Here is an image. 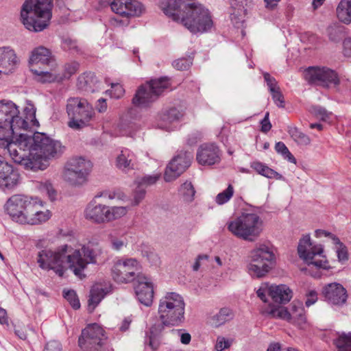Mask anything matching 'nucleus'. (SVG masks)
<instances>
[{
    "instance_id": "c85d7f7f",
    "label": "nucleus",
    "mask_w": 351,
    "mask_h": 351,
    "mask_svg": "<svg viewBox=\"0 0 351 351\" xmlns=\"http://www.w3.org/2000/svg\"><path fill=\"white\" fill-rule=\"evenodd\" d=\"M135 154L127 148L123 149L117 156L115 165L123 172H128L134 167Z\"/></svg>"
},
{
    "instance_id": "2f4dec72",
    "label": "nucleus",
    "mask_w": 351,
    "mask_h": 351,
    "mask_svg": "<svg viewBox=\"0 0 351 351\" xmlns=\"http://www.w3.org/2000/svg\"><path fill=\"white\" fill-rule=\"evenodd\" d=\"M86 176L78 173V171H76L66 164L63 173V179L69 184L73 186L81 185L86 181Z\"/></svg>"
},
{
    "instance_id": "052dcab7",
    "label": "nucleus",
    "mask_w": 351,
    "mask_h": 351,
    "mask_svg": "<svg viewBox=\"0 0 351 351\" xmlns=\"http://www.w3.org/2000/svg\"><path fill=\"white\" fill-rule=\"evenodd\" d=\"M313 112L323 121H326L330 114L325 108L321 106L314 107Z\"/></svg>"
},
{
    "instance_id": "6e6552de",
    "label": "nucleus",
    "mask_w": 351,
    "mask_h": 351,
    "mask_svg": "<svg viewBox=\"0 0 351 351\" xmlns=\"http://www.w3.org/2000/svg\"><path fill=\"white\" fill-rule=\"evenodd\" d=\"M299 257L308 265V268L329 269L330 266L324 254L322 244L313 243L309 234L303 235L298 246Z\"/></svg>"
},
{
    "instance_id": "b1692460",
    "label": "nucleus",
    "mask_w": 351,
    "mask_h": 351,
    "mask_svg": "<svg viewBox=\"0 0 351 351\" xmlns=\"http://www.w3.org/2000/svg\"><path fill=\"white\" fill-rule=\"evenodd\" d=\"M0 166V188L3 191L13 189L19 182V173L8 162Z\"/></svg>"
},
{
    "instance_id": "5701e85b",
    "label": "nucleus",
    "mask_w": 351,
    "mask_h": 351,
    "mask_svg": "<svg viewBox=\"0 0 351 351\" xmlns=\"http://www.w3.org/2000/svg\"><path fill=\"white\" fill-rule=\"evenodd\" d=\"M197 160L202 165H213L219 162L220 152L215 144H204L197 152Z\"/></svg>"
},
{
    "instance_id": "20e7f679",
    "label": "nucleus",
    "mask_w": 351,
    "mask_h": 351,
    "mask_svg": "<svg viewBox=\"0 0 351 351\" xmlns=\"http://www.w3.org/2000/svg\"><path fill=\"white\" fill-rule=\"evenodd\" d=\"M44 204L38 197L15 194L8 199L4 210L12 221L21 224L36 225L51 217L48 210H42Z\"/></svg>"
},
{
    "instance_id": "e433bc0d",
    "label": "nucleus",
    "mask_w": 351,
    "mask_h": 351,
    "mask_svg": "<svg viewBox=\"0 0 351 351\" xmlns=\"http://www.w3.org/2000/svg\"><path fill=\"white\" fill-rule=\"evenodd\" d=\"M288 132L298 145H307L311 143L310 138L295 126L289 127Z\"/></svg>"
},
{
    "instance_id": "1a4fd4ad",
    "label": "nucleus",
    "mask_w": 351,
    "mask_h": 351,
    "mask_svg": "<svg viewBox=\"0 0 351 351\" xmlns=\"http://www.w3.org/2000/svg\"><path fill=\"white\" fill-rule=\"evenodd\" d=\"M66 111L69 119L68 126L73 130L86 126L95 114L93 106L86 99L81 97L68 99Z\"/></svg>"
},
{
    "instance_id": "9b49d317",
    "label": "nucleus",
    "mask_w": 351,
    "mask_h": 351,
    "mask_svg": "<svg viewBox=\"0 0 351 351\" xmlns=\"http://www.w3.org/2000/svg\"><path fill=\"white\" fill-rule=\"evenodd\" d=\"M102 249L97 245H83L80 250H70L67 255L68 267L75 276L81 277L88 264H96Z\"/></svg>"
},
{
    "instance_id": "dca6fc26",
    "label": "nucleus",
    "mask_w": 351,
    "mask_h": 351,
    "mask_svg": "<svg viewBox=\"0 0 351 351\" xmlns=\"http://www.w3.org/2000/svg\"><path fill=\"white\" fill-rule=\"evenodd\" d=\"M305 79L309 84L328 87L337 86L339 79L337 73L326 67L312 66L305 71Z\"/></svg>"
},
{
    "instance_id": "423d86ee",
    "label": "nucleus",
    "mask_w": 351,
    "mask_h": 351,
    "mask_svg": "<svg viewBox=\"0 0 351 351\" xmlns=\"http://www.w3.org/2000/svg\"><path fill=\"white\" fill-rule=\"evenodd\" d=\"M28 30L38 32L46 29L51 17V0H26L21 12Z\"/></svg>"
},
{
    "instance_id": "f257e3e1",
    "label": "nucleus",
    "mask_w": 351,
    "mask_h": 351,
    "mask_svg": "<svg viewBox=\"0 0 351 351\" xmlns=\"http://www.w3.org/2000/svg\"><path fill=\"white\" fill-rule=\"evenodd\" d=\"M23 112L24 118L19 116L18 107L12 101H0V147L9 154L14 162L20 158L18 156L22 148L21 143L27 135L21 131L38 126L33 106L25 107Z\"/></svg>"
},
{
    "instance_id": "de8ad7c7",
    "label": "nucleus",
    "mask_w": 351,
    "mask_h": 351,
    "mask_svg": "<svg viewBox=\"0 0 351 351\" xmlns=\"http://www.w3.org/2000/svg\"><path fill=\"white\" fill-rule=\"evenodd\" d=\"M276 151L281 154L283 158L289 162L295 164L296 160L293 154L289 152L285 144L282 142H278L275 145Z\"/></svg>"
},
{
    "instance_id": "58836bf2",
    "label": "nucleus",
    "mask_w": 351,
    "mask_h": 351,
    "mask_svg": "<svg viewBox=\"0 0 351 351\" xmlns=\"http://www.w3.org/2000/svg\"><path fill=\"white\" fill-rule=\"evenodd\" d=\"M292 322L301 324L304 323L306 317L304 316V309L302 304L300 302H293L291 310Z\"/></svg>"
},
{
    "instance_id": "ea45409f",
    "label": "nucleus",
    "mask_w": 351,
    "mask_h": 351,
    "mask_svg": "<svg viewBox=\"0 0 351 351\" xmlns=\"http://www.w3.org/2000/svg\"><path fill=\"white\" fill-rule=\"evenodd\" d=\"M108 239L113 250L120 251L128 244L127 239L123 236L118 237L117 232H112L108 235Z\"/></svg>"
},
{
    "instance_id": "49530a36",
    "label": "nucleus",
    "mask_w": 351,
    "mask_h": 351,
    "mask_svg": "<svg viewBox=\"0 0 351 351\" xmlns=\"http://www.w3.org/2000/svg\"><path fill=\"white\" fill-rule=\"evenodd\" d=\"M234 193V187L229 184L226 189L219 193L215 197V202L218 205H223L227 203L233 196Z\"/></svg>"
},
{
    "instance_id": "e2e57ef3",
    "label": "nucleus",
    "mask_w": 351,
    "mask_h": 351,
    "mask_svg": "<svg viewBox=\"0 0 351 351\" xmlns=\"http://www.w3.org/2000/svg\"><path fill=\"white\" fill-rule=\"evenodd\" d=\"M306 295V300L305 304L308 307L314 304L317 300V293L315 291H310Z\"/></svg>"
},
{
    "instance_id": "c9c22d12",
    "label": "nucleus",
    "mask_w": 351,
    "mask_h": 351,
    "mask_svg": "<svg viewBox=\"0 0 351 351\" xmlns=\"http://www.w3.org/2000/svg\"><path fill=\"white\" fill-rule=\"evenodd\" d=\"M337 351H351V332H342L334 339Z\"/></svg>"
},
{
    "instance_id": "79ce46f5",
    "label": "nucleus",
    "mask_w": 351,
    "mask_h": 351,
    "mask_svg": "<svg viewBox=\"0 0 351 351\" xmlns=\"http://www.w3.org/2000/svg\"><path fill=\"white\" fill-rule=\"evenodd\" d=\"M160 173L154 175H146L136 180L138 188H145L156 184L160 178Z\"/></svg>"
},
{
    "instance_id": "a878e982",
    "label": "nucleus",
    "mask_w": 351,
    "mask_h": 351,
    "mask_svg": "<svg viewBox=\"0 0 351 351\" xmlns=\"http://www.w3.org/2000/svg\"><path fill=\"white\" fill-rule=\"evenodd\" d=\"M315 237L317 238L327 237L332 241L333 244L337 245L336 252L339 261L345 262L348 259L346 247L336 235L328 231L317 229L315 231Z\"/></svg>"
},
{
    "instance_id": "0eeeda50",
    "label": "nucleus",
    "mask_w": 351,
    "mask_h": 351,
    "mask_svg": "<svg viewBox=\"0 0 351 351\" xmlns=\"http://www.w3.org/2000/svg\"><path fill=\"white\" fill-rule=\"evenodd\" d=\"M226 226L234 237L254 241L263 230V221L254 212H243L239 216L228 221Z\"/></svg>"
},
{
    "instance_id": "a211bd4d",
    "label": "nucleus",
    "mask_w": 351,
    "mask_h": 351,
    "mask_svg": "<svg viewBox=\"0 0 351 351\" xmlns=\"http://www.w3.org/2000/svg\"><path fill=\"white\" fill-rule=\"evenodd\" d=\"M110 8L114 13L128 19L140 16L145 12L143 5L136 0H114Z\"/></svg>"
},
{
    "instance_id": "864d4df0",
    "label": "nucleus",
    "mask_w": 351,
    "mask_h": 351,
    "mask_svg": "<svg viewBox=\"0 0 351 351\" xmlns=\"http://www.w3.org/2000/svg\"><path fill=\"white\" fill-rule=\"evenodd\" d=\"M192 64L191 58H179L173 62L172 66L178 70L184 71L187 70Z\"/></svg>"
},
{
    "instance_id": "4468645a",
    "label": "nucleus",
    "mask_w": 351,
    "mask_h": 351,
    "mask_svg": "<svg viewBox=\"0 0 351 351\" xmlns=\"http://www.w3.org/2000/svg\"><path fill=\"white\" fill-rule=\"evenodd\" d=\"M274 258V253L265 245L252 250L247 266L250 274L257 278L263 277L271 269Z\"/></svg>"
},
{
    "instance_id": "f8f14e48",
    "label": "nucleus",
    "mask_w": 351,
    "mask_h": 351,
    "mask_svg": "<svg viewBox=\"0 0 351 351\" xmlns=\"http://www.w3.org/2000/svg\"><path fill=\"white\" fill-rule=\"evenodd\" d=\"M142 265L135 258L121 257L116 260L111 269L112 279L117 283L129 284L139 277L141 274Z\"/></svg>"
},
{
    "instance_id": "a19ab883",
    "label": "nucleus",
    "mask_w": 351,
    "mask_h": 351,
    "mask_svg": "<svg viewBox=\"0 0 351 351\" xmlns=\"http://www.w3.org/2000/svg\"><path fill=\"white\" fill-rule=\"evenodd\" d=\"M183 116V113L176 108H171L166 110L162 115V121L165 123H172L179 121Z\"/></svg>"
},
{
    "instance_id": "aec40b11",
    "label": "nucleus",
    "mask_w": 351,
    "mask_h": 351,
    "mask_svg": "<svg viewBox=\"0 0 351 351\" xmlns=\"http://www.w3.org/2000/svg\"><path fill=\"white\" fill-rule=\"evenodd\" d=\"M19 62V58L12 47H0V75H7L14 72Z\"/></svg>"
},
{
    "instance_id": "72a5a7b5",
    "label": "nucleus",
    "mask_w": 351,
    "mask_h": 351,
    "mask_svg": "<svg viewBox=\"0 0 351 351\" xmlns=\"http://www.w3.org/2000/svg\"><path fill=\"white\" fill-rule=\"evenodd\" d=\"M338 19L346 25L351 23V0H341L337 10Z\"/></svg>"
},
{
    "instance_id": "0e129e2a",
    "label": "nucleus",
    "mask_w": 351,
    "mask_h": 351,
    "mask_svg": "<svg viewBox=\"0 0 351 351\" xmlns=\"http://www.w3.org/2000/svg\"><path fill=\"white\" fill-rule=\"evenodd\" d=\"M62 45L65 50H77L76 41L71 38L64 39Z\"/></svg>"
},
{
    "instance_id": "4d7b16f0",
    "label": "nucleus",
    "mask_w": 351,
    "mask_h": 351,
    "mask_svg": "<svg viewBox=\"0 0 351 351\" xmlns=\"http://www.w3.org/2000/svg\"><path fill=\"white\" fill-rule=\"evenodd\" d=\"M232 340L227 339L223 337H218L216 341L215 349L217 351H223L230 347Z\"/></svg>"
},
{
    "instance_id": "cd10ccee",
    "label": "nucleus",
    "mask_w": 351,
    "mask_h": 351,
    "mask_svg": "<svg viewBox=\"0 0 351 351\" xmlns=\"http://www.w3.org/2000/svg\"><path fill=\"white\" fill-rule=\"evenodd\" d=\"M268 292L274 302L279 304L289 302L293 296L292 291L285 285H271Z\"/></svg>"
},
{
    "instance_id": "9d476101",
    "label": "nucleus",
    "mask_w": 351,
    "mask_h": 351,
    "mask_svg": "<svg viewBox=\"0 0 351 351\" xmlns=\"http://www.w3.org/2000/svg\"><path fill=\"white\" fill-rule=\"evenodd\" d=\"M72 247L63 245L56 250L43 249L38 252L37 263L44 270H53L62 277L65 271L64 265L67 264V255Z\"/></svg>"
},
{
    "instance_id": "5fc2aeb1",
    "label": "nucleus",
    "mask_w": 351,
    "mask_h": 351,
    "mask_svg": "<svg viewBox=\"0 0 351 351\" xmlns=\"http://www.w3.org/2000/svg\"><path fill=\"white\" fill-rule=\"evenodd\" d=\"M78 66V63L75 62L66 64L64 67V73L60 74L63 77V80L68 79L74 74L77 71Z\"/></svg>"
},
{
    "instance_id": "774afa93",
    "label": "nucleus",
    "mask_w": 351,
    "mask_h": 351,
    "mask_svg": "<svg viewBox=\"0 0 351 351\" xmlns=\"http://www.w3.org/2000/svg\"><path fill=\"white\" fill-rule=\"evenodd\" d=\"M150 333H151V336L149 337V341L148 343L146 342V343H147L149 345V346L152 349V350H156L158 347V340L156 339V336L158 335H159L160 332H158V333H152V328H150Z\"/></svg>"
},
{
    "instance_id": "7ed1b4c3",
    "label": "nucleus",
    "mask_w": 351,
    "mask_h": 351,
    "mask_svg": "<svg viewBox=\"0 0 351 351\" xmlns=\"http://www.w3.org/2000/svg\"><path fill=\"white\" fill-rule=\"evenodd\" d=\"M160 8L173 21H180L191 33H203L213 27L209 11L194 0H163Z\"/></svg>"
},
{
    "instance_id": "bb28decb",
    "label": "nucleus",
    "mask_w": 351,
    "mask_h": 351,
    "mask_svg": "<svg viewBox=\"0 0 351 351\" xmlns=\"http://www.w3.org/2000/svg\"><path fill=\"white\" fill-rule=\"evenodd\" d=\"M110 291V287L108 285H103L101 284L93 285L90 291L88 301V310L90 312H93L101 300Z\"/></svg>"
},
{
    "instance_id": "4be33fe9",
    "label": "nucleus",
    "mask_w": 351,
    "mask_h": 351,
    "mask_svg": "<svg viewBox=\"0 0 351 351\" xmlns=\"http://www.w3.org/2000/svg\"><path fill=\"white\" fill-rule=\"evenodd\" d=\"M107 206L99 204L95 199L90 201L86 206L84 216L86 219L97 223L102 224L107 222Z\"/></svg>"
},
{
    "instance_id": "f704fd0d",
    "label": "nucleus",
    "mask_w": 351,
    "mask_h": 351,
    "mask_svg": "<svg viewBox=\"0 0 351 351\" xmlns=\"http://www.w3.org/2000/svg\"><path fill=\"white\" fill-rule=\"evenodd\" d=\"M250 167L253 169L258 174L267 178H275L276 180H283V176L269 168L265 164L259 161H254L250 164Z\"/></svg>"
},
{
    "instance_id": "c03bdc74",
    "label": "nucleus",
    "mask_w": 351,
    "mask_h": 351,
    "mask_svg": "<svg viewBox=\"0 0 351 351\" xmlns=\"http://www.w3.org/2000/svg\"><path fill=\"white\" fill-rule=\"evenodd\" d=\"M195 191L191 182H184L180 189V194L182 196L184 200L191 202L194 199Z\"/></svg>"
},
{
    "instance_id": "69168bd1",
    "label": "nucleus",
    "mask_w": 351,
    "mask_h": 351,
    "mask_svg": "<svg viewBox=\"0 0 351 351\" xmlns=\"http://www.w3.org/2000/svg\"><path fill=\"white\" fill-rule=\"evenodd\" d=\"M269 112H266L265 113V117L263 118V119L261 121V131L263 132H267L268 131H269L271 130V124L269 120Z\"/></svg>"
},
{
    "instance_id": "37998d69",
    "label": "nucleus",
    "mask_w": 351,
    "mask_h": 351,
    "mask_svg": "<svg viewBox=\"0 0 351 351\" xmlns=\"http://www.w3.org/2000/svg\"><path fill=\"white\" fill-rule=\"evenodd\" d=\"M268 313L273 317L282 319L289 322H292L291 312L288 311L285 307L277 306L270 308Z\"/></svg>"
},
{
    "instance_id": "2eb2a0df",
    "label": "nucleus",
    "mask_w": 351,
    "mask_h": 351,
    "mask_svg": "<svg viewBox=\"0 0 351 351\" xmlns=\"http://www.w3.org/2000/svg\"><path fill=\"white\" fill-rule=\"evenodd\" d=\"M106 340L103 328L97 324H93L82 331L78 343L84 351H102Z\"/></svg>"
},
{
    "instance_id": "680f3d73",
    "label": "nucleus",
    "mask_w": 351,
    "mask_h": 351,
    "mask_svg": "<svg viewBox=\"0 0 351 351\" xmlns=\"http://www.w3.org/2000/svg\"><path fill=\"white\" fill-rule=\"evenodd\" d=\"M44 351H62V347L59 341H51L46 344Z\"/></svg>"
},
{
    "instance_id": "412c9836",
    "label": "nucleus",
    "mask_w": 351,
    "mask_h": 351,
    "mask_svg": "<svg viewBox=\"0 0 351 351\" xmlns=\"http://www.w3.org/2000/svg\"><path fill=\"white\" fill-rule=\"evenodd\" d=\"M138 284L135 287V292L138 300L146 306H152L154 298V285L151 279L142 276L137 280Z\"/></svg>"
},
{
    "instance_id": "a18cd8bd",
    "label": "nucleus",
    "mask_w": 351,
    "mask_h": 351,
    "mask_svg": "<svg viewBox=\"0 0 351 351\" xmlns=\"http://www.w3.org/2000/svg\"><path fill=\"white\" fill-rule=\"evenodd\" d=\"M233 317L232 311L229 308H222L219 312L213 317V320L217 325H221Z\"/></svg>"
},
{
    "instance_id": "c756f323",
    "label": "nucleus",
    "mask_w": 351,
    "mask_h": 351,
    "mask_svg": "<svg viewBox=\"0 0 351 351\" xmlns=\"http://www.w3.org/2000/svg\"><path fill=\"white\" fill-rule=\"evenodd\" d=\"M29 62L31 64H42L49 65L53 64V60L51 57L50 51L44 47H38L34 49L32 51L31 56L29 58Z\"/></svg>"
},
{
    "instance_id": "8fccbe9b",
    "label": "nucleus",
    "mask_w": 351,
    "mask_h": 351,
    "mask_svg": "<svg viewBox=\"0 0 351 351\" xmlns=\"http://www.w3.org/2000/svg\"><path fill=\"white\" fill-rule=\"evenodd\" d=\"M327 33L330 40L338 42L342 37L343 27L337 25L330 26L327 29Z\"/></svg>"
},
{
    "instance_id": "f03ea898",
    "label": "nucleus",
    "mask_w": 351,
    "mask_h": 351,
    "mask_svg": "<svg viewBox=\"0 0 351 351\" xmlns=\"http://www.w3.org/2000/svg\"><path fill=\"white\" fill-rule=\"evenodd\" d=\"M21 145L18 156L21 158L15 162L33 171L46 169L49 161L60 158L65 149L59 141L41 132L27 134Z\"/></svg>"
},
{
    "instance_id": "7c9ffc66",
    "label": "nucleus",
    "mask_w": 351,
    "mask_h": 351,
    "mask_svg": "<svg viewBox=\"0 0 351 351\" xmlns=\"http://www.w3.org/2000/svg\"><path fill=\"white\" fill-rule=\"evenodd\" d=\"M66 165L86 177L92 169L91 162L82 157L73 158L66 162Z\"/></svg>"
},
{
    "instance_id": "6e6d98bb",
    "label": "nucleus",
    "mask_w": 351,
    "mask_h": 351,
    "mask_svg": "<svg viewBox=\"0 0 351 351\" xmlns=\"http://www.w3.org/2000/svg\"><path fill=\"white\" fill-rule=\"evenodd\" d=\"M263 77L270 93L280 89L278 85L276 79L274 77L271 76L269 73H264Z\"/></svg>"
},
{
    "instance_id": "3c124183",
    "label": "nucleus",
    "mask_w": 351,
    "mask_h": 351,
    "mask_svg": "<svg viewBox=\"0 0 351 351\" xmlns=\"http://www.w3.org/2000/svg\"><path fill=\"white\" fill-rule=\"evenodd\" d=\"M64 298L69 302L74 309H78L80 307V300L75 291L68 290L63 291Z\"/></svg>"
},
{
    "instance_id": "603ef678",
    "label": "nucleus",
    "mask_w": 351,
    "mask_h": 351,
    "mask_svg": "<svg viewBox=\"0 0 351 351\" xmlns=\"http://www.w3.org/2000/svg\"><path fill=\"white\" fill-rule=\"evenodd\" d=\"M106 93L109 94L110 96L114 99H119L123 96L125 90L122 85L119 83H112L111 89L107 90Z\"/></svg>"
},
{
    "instance_id": "6ab92c4d",
    "label": "nucleus",
    "mask_w": 351,
    "mask_h": 351,
    "mask_svg": "<svg viewBox=\"0 0 351 351\" xmlns=\"http://www.w3.org/2000/svg\"><path fill=\"white\" fill-rule=\"evenodd\" d=\"M322 293L325 300L332 305L342 306L348 299L346 289L337 282L326 285L323 288Z\"/></svg>"
},
{
    "instance_id": "39448f33",
    "label": "nucleus",
    "mask_w": 351,
    "mask_h": 351,
    "mask_svg": "<svg viewBox=\"0 0 351 351\" xmlns=\"http://www.w3.org/2000/svg\"><path fill=\"white\" fill-rule=\"evenodd\" d=\"M184 308L185 303L180 295L167 293L159 300L158 313L160 322L152 326V332H162L165 326L181 325L184 321Z\"/></svg>"
},
{
    "instance_id": "4c0bfd02",
    "label": "nucleus",
    "mask_w": 351,
    "mask_h": 351,
    "mask_svg": "<svg viewBox=\"0 0 351 351\" xmlns=\"http://www.w3.org/2000/svg\"><path fill=\"white\" fill-rule=\"evenodd\" d=\"M107 222H110L125 216L128 211L127 206H107Z\"/></svg>"
},
{
    "instance_id": "338daca9",
    "label": "nucleus",
    "mask_w": 351,
    "mask_h": 351,
    "mask_svg": "<svg viewBox=\"0 0 351 351\" xmlns=\"http://www.w3.org/2000/svg\"><path fill=\"white\" fill-rule=\"evenodd\" d=\"M343 53L346 57H351V38H346L343 42Z\"/></svg>"
},
{
    "instance_id": "473e14b6",
    "label": "nucleus",
    "mask_w": 351,
    "mask_h": 351,
    "mask_svg": "<svg viewBox=\"0 0 351 351\" xmlns=\"http://www.w3.org/2000/svg\"><path fill=\"white\" fill-rule=\"evenodd\" d=\"M31 71L36 75V80L42 83H51L63 80V77L54 70L48 71L31 69Z\"/></svg>"
},
{
    "instance_id": "f3484780",
    "label": "nucleus",
    "mask_w": 351,
    "mask_h": 351,
    "mask_svg": "<svg viewBox=\"0 0 351 351\" xmlns=\"http://www.w3.org/2000/svg\"><path fill=\"white\" fill-rule=\"evenodd\" d=\"M193 155L191 152H181L167 166L164 179L171 182L178 178L191 165Z\"/></svg>"
},
{
    "instance_id": "ddd939ff",
    "label": "nucleus",
    "mask_w": 351,
    "mask_h": 351,
    "mask_svg": "<svg viewBox=\"0 0 351 351\" xmlns=\"http://www.w3.org/2000/svg\"><path fill=\"white\" fill-rule=\"evenodd\" d=\"M169 85V79L167 77L152 80L138 87L132 99V104L141 108L148 106L158 99Z\"/></svg>"
},
{
    "instance_id": "bf43d9fd",
    "label": "nucleus",
    "mask_w": 351,
    "mask_h": 351,
    "mask_svg": "<svg viewBox=\"0 0 351 351\" xmlns=\"http://www.w3.org/2000/svg\"><path fill=\"white\" fill-rule=\"evenodd\" d=\"M275 104L279 108L285 107V99L280 89L270 93Z\"/></svg>"
},
{
    "instance_id": "13d9d810",
    "label": "nucleus",
    "mask_w": 351,
    "mask_h": 351,
    "mask_svg": "<svg viewBox=\"0 0 351 351\" xmlns=\"http://www.w3.org/2000/svg\"><path fill=\"white\" fill-rule=\"evenodd\" d=\"M40 189L43 193H45L51 200L55 199L56 191L50 182H45L42 183Z\"/></svg>"
},
{
    "instance_id": "393cba45",
    "label": "nucleus",
    "mask_w": 351,
    "mask_h": 351,
    "mask_svg": "<svg viewBox=\"0 0 351 351\" xmlns=\"http://www.w3.org/2000/svg\"><path fill=\"white\" fill-rule=\"evenodd\" d=\"M251 3L252 0H231L230 20L236 27L239 28L242 26L247 8Z\"/></svg>"
},
{
    "instance_id": "09e8293b",
    "label": "nucleus",
    "mask_w": 351,
    "mask_h": 351,
    "mask_svg": "<svg viewBox=\"0 0 351 351\" xmlns=\"http://www.w3.org/2000/svg\"><path fill=\"white\" fill-rule=\"evenodd\" d=\"M93 78V74L87 73L81 75L78 78L77 86L79 88L84 90V91H93L92 86H90V82H92Z\"/></svg>"
}]
</instances>
